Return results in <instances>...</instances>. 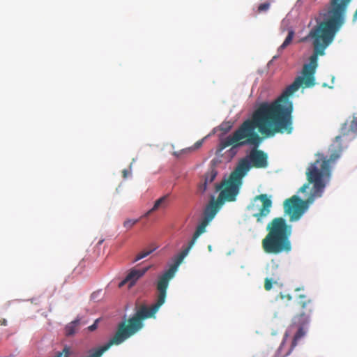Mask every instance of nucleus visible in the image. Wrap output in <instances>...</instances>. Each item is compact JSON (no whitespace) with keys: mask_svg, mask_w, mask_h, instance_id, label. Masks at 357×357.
Wrapping results in <instances>:
<instances>
[{"mask_svg":"<svg viewBox=\"0 0 357 357\" xmlns=\"http://www.w3.org/2000/svg\"><path fill=\"white\" fill-rule=\"evenodd\" d=\"M329 17L314 26L305 40H312L313 54L309 63L303 66L302 74L287 87L280 98L271 103L263 102L254 112L251 119L242 125L234 136L235 141L248 138L247 143L257 145L260 142L259 133L266 137L277 133L291 134L293 130V104L289 96L301 86L312 87L315 84L314 74L318 65V56L325 54L326 49L333 41L335 34L344 23L345 16L328 13Z\"/></svg>","mask_w":357,"mask_h":357,"instance_id":"nucleus-1","label":"nucleus"},{"mask_svg":"<svg viewBox=\"0 0 357 357\" xmlns=\"http://www.w3.org/2000/svg\"><path fill=\"white\" fill-rule=\"evenodd\" d=\"M208 222L202 219L198 225L192 239L189 241L188 246L183 249L174 259V262L163 274L160 275L156 282L158 296L156 302L151 306L141 305L136 312L128 319L123 321L118 324L115 335L123 342L139 332L144 327V320L154 317L159 308L165 303L167 290L170 280L174 277L176 272L187 256L190 249L195 245L199 236L205 232Z\"/></svg>","mask_w":357,"mask_h":357,"instance_id":"nucleus-2","label":"nucleus"},{"mask_svg":"<svg viewBox=\"0 0 357 357\" xmlns=\"http://www.w3.org/2000/svg\"><path fill=\"white\" fill-rule=\"evenodd\" d=\"M341 138V136H337L329 148L331 154L328 159H317L307 168L306 175L308 183L304 184L299 189V192H305L309 188V185L313 184L309 197L305 200H303L298 196L294 195L284 201V213L289 216L290 222L300 220L309 205L316 198L321 197L331 174L330 162L335 161L340 156L342 151Z\"/></svg>","mask_w":357,"mask_h":357,"instance_id":"nucleus-3","label":"nucleus"},{"mask_svg":"<svg viewBox=\"0 0 357 357\" xmlns=\"http://www.w3.org/2000/svg\"><path fill=\"white\" fill-rule=\"evenodd\" d=\"M266 230L268 233L261 241L265 253L276 255L283 252L288 253L291 250L290 236L292 226L287 224L283 218H273L267 225Z\"/></svg>","mask_w":357,"mask_h":357,"instance_id":"nucleus-4","label":"nucleus"},{"mask_svg":"<svg viewBox=\"0 0 357 357\" xmlns=\"http://www.w3.org/2000/svg\"><path fill=\"white\" fill-rule=\"evenodd\" d=\"M246 121L247 120L244 121L243 123L238 128V129H236L233 132L232 135H229V136H227V137L220 141V150H223L229 146H232V148H238L245 145H252L255 146V149L250 151L249 155L246 158L241 159L239 161L237 166H240L243 161H245L248 166V171L251 167L257 169L266 168L268 167V155L264 151L256 149L257 147L259 146V145L262 141V139L259 135V137L261 140L257 145H255V144L247 143L246 142L248 138L246 137L237 141H235L233 138L236 132L240 129V128Z\"/></svg>","mask_w":357,"mask_h":357,"instance_id":"nucleus-5","label":"nucleus"},{"mask_svg":"<svg viewBox=\"0 0 357 357\" xmlns=\"http://www.w3.org/2000/svg\"><path fill=\"white\" fill-rule=\"evenodd\" d=\"M248 172V166L245 161H243L240 166H237L231 174L228 180L221 185L215 184L216 190H221L218 199L222 204L225 202H234L239 192L242 179Z\"/></svg>","mask_w":357,"mask_h":357,"instance_id":"nucleus-6","label":"nucleus"},{"mask_svg":"<svg viewBox=\"0 0 357 357\" xmlns=\"http://www.w3.org/2000/svg\"><path fill=\"white\" fill-rule=\"evenodd\" d=\"M299 298L301 301L298 302V304L301 307L302 312L294 316L292 319L293 325L298 326V329L294 337L291 348L284 356L288 355L291 349L296 346L298 341L305 335L303 326L308 323L310 316L314 310V305L312 300L307 299L305 295H300Z\"/></svg>","mask_w":357,"mask_h":357,"instance_id":"nucleus-7","label":"nucleus"},{"mask_svg":"<svg viewBox=\"0 0 357 357\" xmlns=\"http://www.w3.org/2000/svg\"><path fill=\"white\" fill-rule=\"evenodd\" d=\"M272 202L266 194L256 196L248 206L253 217L259 223H263L271 212Z\"/></svg>","mask_w":357,"mask_h":357,"instance_id":"nucleus-8","label":"nucleus"},{"mask_svg":"<svg viewBox=\"0 0 357 357\" xmlns=\"http://www.w3.org/2000/svg\"><path fill=\"white\" fill-rule=\"evenodd\" d=\"M151 266L145 267L142 269L132 268L126 277L119 283V287H121L126 284H128V287L131 288L135 284L137 281L149 270Z\"/></svg>","mask_w":357,"mask_h":357,"instance_id":"nucleus-9","label":"nucleus"},{"mask_svg":"<svg viewBox=\"0 0 357 357\" xmlns=\"http://www.w3.org/2000/svg\"><path fill=\"white\" fill-rule=\"evenodd\" d=\"M351 0H330L328 13H335L345 16L347 7Z\"/></svg>","mask_w":357,"mask_h":357,"instance_id":"nucleus-10","label":"nucleus"},{"mask_svg":"<svg viewBox=\"0 0 357 357\" xmlns=\"http://www.w3.org/2000/svg\"><path fill=\"white\" fill-rule=\"evenodd\" d=\"M222 205L218 199L214 200L213 197L204 210L203 219L211 222Z\"/></svg>","mask_w":357,"mask_h":357,"instance_id":"nucleus-11","label":"nucleus"},{"mask_svg":"<svg viewBox=\"0 0 357 357\" xmlns=\"http://www.w3.org/2000/svg\"><path fill=\"white\" fill-rule=\"evenodd\" d=\"M86 324V321H82L77 317L74 321L68 324L65 327V334L66 336H73L79 331L82 326Z\"/></svg>","mask_w":357,"mask_h":357,"instance_id":"nucleus-12","label":"nucleus"},{"mask_svg":"<svg viewBox=\"0 0 357 357\" xmlns=\"http://www.w3.org/2000/svg\"><path fill=\"white\" fill-rule=\"evenodd\" d=\"M167 198H168V195H164V196L161 197L160 198H159L158 199H157L155 202L153 206L146 213L144 216L147 217L151 213L158 210L159 208H165L167 206V203H168Z\"/></svg>","mask_w":357,"mask_h":357,"instance_id":"nucleus-13","label":"nucleus"},{"mask_svg":"<svg viewBox=\"0 0 357 357\" xmlns=\"http://www.w3.org/2000/svg\"><path fill=\"white\" fill-rule=\"evenodd\" d=\"M217 171L214 168H211L205 174L204 178V182H205L208 185H210L213 183L217 176Z\"/></svg>","mask_w":357,"mask_h":357,"instance_id":"nucleus-14","label":"nucleus"},{"mask_svg":"<svg viewBox=\"0 0 357 357\" xmlns=\"http://www.w3.org/2000/svg\"><path fill=\"white\" fill-rule=\"evenodd\" d=\"M295 33L293 30H289L288 32V35L286 37L283 43L278 47V51L279 52H281L282 50H284L287 47H288L293 40V38L294 37Z\"/></svg>","mask_w":357,"mask_h":357,"instance_id":"nucleus-15","label":"nucleus"},{"mask_svg":"<svg viewBox=\"0 0 357 357\" xmlns=\"http://www.w3.org/2000/svg\"><path fill=\"white\" fill-rule=\"evenodd\" d=\"M155 250V248H153V249H150L149 250H145V251H142L141 252H139L135 257V260L133 261V262H136L146 257H147L148 255H149L151 253H152L154 250Z\"/></svg>","mask_w":357,"mask_h":357,"instance_id":"nucleus-16","label":"nucleus"},{"mask_svg":"<svg viewBox=\"0 0 357 357\" xmlns=\"http://www.w3.org/2000/svg\"><path fill=\"white\" fill-rule=\"evenodd\" d=\"M139 220H134V219H128L124 221L123 222V227L126 228L127 229H131L137 222H138Z\"/></svg>","mask_w":357,"mask_h":357,"instance_id":"nucleus-17","label":"nucleus"},{"mask_svg":"<svg viewBox=\"0 0 357 357\" xmlns=\"http://www.w3.org/2000/svg\"><path fill=\"white\" fill-rule=\"evenodd\" d=\"M269 8H270V3L268 2H266V3H263L260 4L258 6L257 10L259 13L264 12V11L268 10L269 9Z\"/></svg>","mask_w":357,"mask_h":357,"instance_id":"nucleus-18","label":"nucleus"},{"mask_svg":"<svg viewBox=\"0 0 357 357\" xmlns=\"http://www.w3.org/2000/svg\"><path fill=\"white\" fill-rule=\"evenodd\" d=\"M208 185L202 181L198 185V191L200 193H204L208 189Z\"/></svg>","mask_w":357,"mask_h":357,"instance_id":"nucleus-19","label":"nucleus"},{"mask_svg":"<svg viewBox=\"0 0 357 357\" xmlns=\"http://www.w3.org/2000/svg\"><path fill=\"white\" fill-rule=\"evenodd\" d=\"M273 285V281L271 279L266 278L264 282V288L266 291L271 289Z\"/></svg>","mask_w":357,"mask_h":357,"instance_id":"nucleus-20","label":"nucleus"},{"mask_svg":"<svg viewBox=\"0 0 357 357\" xmlns=\"http://www.w3.org/2000/svg\"><path fill=\"white\" fill-rule=\"evenodd\" d=\"M231 128V125L229 123H223L220 125V130L225 132H228Z\"/></svg>","mask_w":357,"mask_h":357,"instance_id":"nucleus-21","label":"nucleus"},{"mask_svg":"<svg viewBox=\"0 0 357 357\" xmlns=\"http://www.w3.org/2000/svg\"><path fill=\"white\" fill-rule=\"evenodd\" d=\"M350 130L357 132V117H354L350 124Z\"/></svg>","mask_w":357,"mask_h":357,"instance_id":"nucleus-22","label":"nucleus"},{"mask_svg":"<svg viewBox=\"0 0 357 357\" xmlns=\"http://www.w3.org/2000/svg\"><path fill=\"white\" fill-rule=\"evenodd\" d=\"M98 321H99V319H97L95 321V322H94L92 325L89 326L87 328V329H88L89 331H95V330L98 328Z\"/></svg>","mask_w":357,"mask_h":357,"instance_id":"nucleus-23","label":"nucleus"},{"mask_svg":"<svg viewBox=\"0 0 357 357\" xmlns=\"http://www.w3.org/2000/svg\"><path fill=\"white\" fill-rule=\"evenodd\" d=\"M202 144H203V140H202H202H199V141H197V142L194 144L193 147L190 148V149H189V150H195V149H199V147H201V146H202Z\"/></svg>","mask_w":357,"mask_h":357,"instance_id":"nucleus-24","label":"nucleus"},{"mask_svg":"<svg viewBox=\"0 0 357 357\" xmlns=\"http://www.w3.org/2000/svg\"><path fill=\"white\" fill-rule=\"evenodd\" d=\"M122 174H123V177L124 178H126L128 177V176L130 174V172L128 169H125L122 171Z\"/></svg>","mask_w":357,"mask_h":357,"instance_id":"nucleus-25","label":"nucleus"},{"mask_svg":"<svg viewBox=\"0 0 357 357\" xmlns=\"http://www.w3.org/2000/svg\"><path fill=\"white\" fill-rule=\"evenodd\" d=\"M283 345H284V342H282V343L281 344V345H280V348H279V349H278V350L277 356H275V357H279V356H279V354H280V351L282 350ZM280 357H284V356H280Z\"/></svg>","mask_w":357,"mask_h":357,"instance_id":"nucleus-26","label":"nucleus"},{"mask_svg":"<svg viewBox=\"0 0 357 357\" xmlns=\"http://www.w3.org/2000/svg\"><path fill=\"white\" fill-rule=\"evenodd\" d=\"M1 326H6L7 325V320L6 319H2L0 321Z\"/></svg>","mask_w":357,"mask_h":357,"instance_id":"nucleus-27","label":"nucleus"},{"mask_svg":"<svg viewBox=\"0 0 357 357\" xmlns=\"http://www.w3.org/2000/svg\"><path fill=\"white\" fill-rule=\"evenodd\" d=\"M98 292H94V293H93V294H91V298L92 300H96V298H97V295H98Z\"/></svg>","mask_w":357,"mask_h":357,"instance_id":"nucleus-28","label":"nucleus"},{"mask_svg":"<svg viewBox=\"0 0 357 357\" xmlns=\"http://www.w3.org/2000/svg\"><path fill=\"white\" fill-rule=\"evenodd\" d=\"M357 20V9L356 10L354 16H353V22H356Z\"/></svg>","mask_w":357,"mask_h":357,"instance_id":"nucleus-29","label":"nucleus"},{"mask_svg":"<svg viewBox=\"0 0 357 357\" xmlns=\"http://www.w3.org/2000/svg\"><path fill=\"white\" fill-rule=\"evenodd\" d=\"M285 297L287 298V300H291V296L290 295H287Z\"/></svg>","mask_w":357,"mask_h":357,"instance_id":"nucleus-30","label":"nucleus"}]
</instances>
